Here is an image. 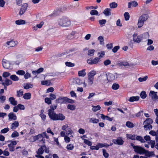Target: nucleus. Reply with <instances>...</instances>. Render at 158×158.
<instances>
[{
	"label": "nucleus",
	"instance_id": "obj_1",
	"mask_svg": "<svg viewBox=\"0 0 158 158\" xmlns=\"http://www.w3.org/2000/svg\"><path fill=\"white\" fill-rule=\"evenodd\" d=\"M58 23L60 26L63 27H68L71 24L70 20L66 17H63L58 19Z\"/></svg>",
	"mask_w": 158,
	"mask_h": 158
},
{
	"label": "nucleus",
	"instance_id": "obj_2",
	"mask_svg": "<svg viewBox=\"0 0 158 158\" xmlns=\"http://www.w3.org/2000/svg\"><path fill=\"white\" fill-rule=\"evenodd\" d=\"M148 35V33H145L143 34L140 35L138 36L137 34L135 33L133 35V41L137 43H139L143 40V38H145Z\"/></svg>",
	"mask_w": 158,
	"mask_h": 158
},
{
	"label": "nucleus",
	"instance_id": "obj_3",
	"mask_svg": "<svg viewBox=\"0 0 158 158\" xmlns=\"http://www.w3.org/2000/svg\"><path fill=\"white\" fill-rule=\"evenodd\" d=\"M148 17V15L147 14H143L139 17L137 23L139 28L141 27L143 25L144 22L147 20Z\"/></svg>",
	"mask_w": 158,
	"mask_h": 158
},
{
	"label": "nucleus",
	"instance_id": "obj_4",
	"mask_svg": "<svg viewBox=\"0 0 158 158\" xmlns=\"http://www.w3.org/2000/svg\"><path fill=\"white\" fill-rule=\"evenodd\" d=\"M51 119L54 120H61L62 121L65 119V116L61 113L56 114L55 113L52 116L49 117Z\"/></svg>",
	"mask_w": 158,
	"mask_h": 158
},
{
	"label": "nucleus",
	"instance_id": "obj_5",
	"mask_svg": "<svg viewBox=\"0 0 158 158\" xmlns=\"http://www.w3.org/2000/svg\"><path fill=\"white\" fill-rule=\"evenodd\" d=\"M131 145L134 149V151L136 153L140 154H144L145 150L143 148L139 146H135L133 143H131Z\"/></svg>",
	"mask_w": 158,
	"mask_h": 158
},
{
	"label": "nucleus",
	"instance_id": "obj_6",
	"mask_svg": "<svg viewBox=\"0 0 158 158\" xmlns=\"http://www.w3.org/2000/svg\"><path fill=\"white\" fill-rule=\"evenodd\" d=\"M98 79L100 82L103 84L106 81L107 74L106 73H103L102 74H101L98 77Z\"/></svg>",
	"mask_w": 158,
	"mask_h": 158
},
{
	"label": "nucleus",
	"instance_id": "obj_7",
	"mask_svg": "<svg viewBox=\"0 0 158 158\" xmlns=\"http://www.w3.org/2000/svg\"><path fill=\"white\" fill-rule=\"evenodd\" d=\"M157 92L152 90H151L150 92L149 96L151 97V99L153 101H156L158 99V96L157 94Z\"/></svg>",
	"mask_w": 158,
	"mask_h": 158
},
{
	"label": "nucleus",
	"instance_id": "obj_8",
	"mask_svg": "<svg viewBox=\"0 0 158 158\" xmlns=\"http://www.w3.org/2000/svg\"><path fill=\"white\" fill-rule=\"evenodd\" d=\"M100 60V58L99 57H96L93 60L90 58L87 60V62L90 64H96L98 63Z\"/></svg>",
	"mask_w": 158,
	"mask_h": 158
},
{
	"label": "nucleus",
	"instance_id": "obj_9",
	"mask_svg": "<svg viewBox=\"0 0 158 158\" xmlns=\"http://www.w3.org/2000/svg\"><path fill=\"white\" fill-rule=\"evenodd\" d=\"M17 142L16 141H11L10 143L8 144L9 151L11 152H14L15 150V146Z\"/></svg>",
	"mask_w": 158,
	"mask_h": 158
},
{
	"label": "nucleus",
	"instance_id": "obj_10",
	"mask_svg": "<svg viewBox=\"0 0 158 158\" xmlns=\"http://www.w3.org/2000/svg\"><path fill=\"white\" fill-rule=\"evenodd\" d=\"M28 5L27 3H25L21 6L20 9L19 14L20 15H23L27 10Z\"/></svg>",
	"mask_w": 158,
	"mask_h": 158
},
{
	"label": "nucleus",
	"instance_id": "obj_11",
	"mask_svg": "<svg viewBox=\"0 0 158 158\" xmlns=\"http://www.w3.org/2000/svg\"><path fill=\"white\" fill-rule=\"evenodd\" d=\"M2 66L5 69H10V64L8 61L5 59H3L2 61Z\"/></svg>",
	"mask_w": 158,
	"mask_h": 158
},
{
	"label": "nucleus",
	"instance_id": "obj_12",
	"mask_svg": "<svg viewBox=\"0 0 158 158\" xmlns=\"http://www.w3.org/2000/svg\"><path fill=\"white\" fill-rule=\"evenodd\" d=\"M112 141L114 144L118 145H123L124 142V141L121 138H119L117 139H113Z\"/></svg>",
	"mask_w": 158,
	"mask_h": 158
},
{
	"label": "nucleus",
	"instance_id": "obj_13",
	"mask_svg": "<svg viewBox=\"0 0 158 158\" xmlns=\"http://www.w3.org/2000/svg\"><path fill=\"white\" fill-rule=\"evenodd\" d=\"M56 105L50 106V109L48 110V114L49 117L50 116H51L55 113L54 112V110L56 108Z\"/></svg>",
	"mask_w": 158,
	"mask_h": 158
},
{
	"label": "nucleus",
	"instance_id": "obj_14",
	"mask_svg": "<svg viewBox=\"0 0 158 158\" xmlns=\"http://www.w3.org/2000/svg\"><path fill=\"white\" fill-rule=\"evenodd\" d=\"M115 79V77L114 75L111 73H108L107 74V80L108 81H111Z\"/></svg>",
	"mask_w": 158,
	"mask_h": 158
},
{
	"label": "nucleus",
	"instance_id": "obj_15",
	"mask_svg": "<svg viewBox=\"0 0 158 158\" xmlns=\"http://www.w3.org/2000/svg\"><path fill=\"white\" fill-rule=\"evenodd\" d=\"M8 119L10 120H15L17 119V117L16 115L12 112H10L8 114Z\"/></svg>",
	"mask_w": 158,
	"mask_h": 158
},
{
	"label": "nucleus",
	"instance_id": "obj_16",
	"mask_svg": "<svg viewBox=\"0 0 158 158\" xmlns=\"http://www.w3.org/2000/svg\"><path fill=\"white\" fill-rule=\"evenodd\" d=\"M1 83H3L5 85L8 86L11 85L12 83V82L11 80L9 79L5 78V80L3 79Z\"/></svg>",
	"mask_w": 158,
	"mask_h": 158
},
{
	"label": "nucleus",
	"instance_id": "obj_17",
	"mask_svg": "<svg viewBox=\"0 0 158 158\" xmlns=\"http://www.w3.org/2000/svg\"><path fill=\"white\" fill-rule=\"evenodd\" d=\"M44 148H46V146L45 145L41 146L40 148L36 152L39 155L42 154L44 151Z\"/></svg>",
	"mask_w": 158,
	"mask_h": 158
},
{
	"label": "nucleus",
	"instance_id": "obj_18",
	"mask_svg": "<svg viewBox=\"0 0 158 158\" xmlns=\"http://www.w3.org/2000/svg\"><path fill=\"white\" fill-rule=\"evenodd\" d=\"M138 5L137 2L135 1H132L128 3V8H131V6L134 7H136Z\"/></svg>",
	"mask_w": 158,
	"mask_h": 158
},
{
	"label": "nucleus",
	"instance_id": "obj_19",
	"mask_svg": "<svg viewBox=\"0 0 158 158\" xmlns=\"http://www.w3.org/2000/svg\"><path fill=\"white\" fill-rule=\"evenodd\" d=\"M9 101L10 104L13 106H16L17 104V101L15 100L13 97H11L9 98Z\"/></svg>",
	"mask_w": 158,
	"mask_h": 158
},
{
	"label": "nucleus",
	"instance_id": "obj_20",
	"mask_svg": "<svg viewBox=\"0 0 158 158\" xmlns=\"http://www.w3.org/2000/svg\"><path fill=\"white\" fill-rule=\"evenodd\" d=\"M17 41H15L11 40L10 41H8L6 42V44L10 46V47H13L15 46L17 44Z\"/></svg>",
	"mask_w": 158,
	"mask_h": 158
},
{
	"label": "nucleus",
	"instance_id": "obj_21",
	"mask_svg": "<svg viewBox=\"0 0 158 158\" xmlns=\"http://www.w3.org/2000/svg\"><path fill=\"white\" fill-rule=\"evenodd\" d=\"M111 9L110 8H106L103 11V13L106 16H109L111 15Z\"/></svg>",
	"mask_w": 158,
	"mask_h": 158
},
{
	"label": "nucleus",
	"instance_id": "obj_22",
	"mask_svg": "<svg viewBox=\"0 0 158 158\" xmlns=\"http://www.w3.org/2000/svg\"><path fill=\"white\" fill-rule=\"evenodd\" d=\"M139 99V96H132L130 98L128 101L130 102H132L134 101H138Z\"/></svg>",
	"mask_w": 158,
	"mask_h": 158
},
{
	"label": "nucleus",
	"instance_id": "obj_23",
	"mask_svg": "<svg viewBox=\"0 0 158 158\" xmlns=\"http://www.w3.org/2000/svg\"><path fill=\"white\" fill-rule=\"evenodd\" d=\"M19 125V123L18 121H15L11 125L10 128L12 129H15L18 127Z\"/></svg>",
	"mask_w": 158,
	"mask_h": 158
},
{
	"label": "nucleus",
	"instance_id": "obj_24",
	"mask_svg": "<svg viewBox=\"0 0 158 158\" xmlns=\"http://www.w3.org/2000/svg\"><path fill=\"white\" fill-rule=\"evenodd\" d=\"M101 118L103 120L106 119L110 121H112L114 118L113 117L110 118L109 116L104 115L103 114H101Z\"/></svg>",
	"mask_w": 158,
	"mask_h": 158
},
{
	"label": "nucleus",
	"instance_id": "obj_25",
	"mask_svg": "<svg viewBox=\"0 0 158 158\" xmlns=\"http://www.w3.org/2000/svg\"><path fill=\"white\" fill-rule=\"evenodd\" d=\"M85 69H84L78 72V75L80 77H84L86 74L85 72Z\"/></svg>",
	"mask_w": 158,
	"mask_h": 158
},
{
	"label": "nucleus",
	"instance_id": "obj_26",
	"mask_svg": "<svg viewBox=\"0 0 158 158\" xmlns=\"http://www.w3.org/2000/svg\"><path fill=\"white\" fill-rule=\"evenodd\" d=\"M146 154V155L149 157L155 155L154 152L153 151L149 152L148 151L146 150L145 151V153Z\"/></svg>",
	"mask_w": 158,
	"mask_h": 158
},
{
	"label": "nucleus",
	"instance_id": "obj_27",
	"mask_svg": "<svg viewBox=\"0 0 158 158\" xmlns=\"http://www.w3.org/2000/svg\"><path fill=\"white\" fill-rule=\"evenodd\" d=\"M15 23L16 24L18 25L24 24H25V21L22 19H19L16 20L15 22Z\"/></svg>",
	"mask_w": 158,
	"mask_h": 158
},
{
	"label": "nucleus",
	"instance_id": "obj_28",
	"mask_svg": "<svg viewBox=\"0 0 158 158\" xmlns=\"http://www.w3.org/2000/svg\"><path fill=\"white\" fill-rule=\"evenodd\" d=\"M65 103L67 102L68 103H73L74 102L73 100L70 99L67 97H64Z\"/></svg>",
	"mask_w": 158,
	"mask_h": 158
},
{
	"label": "nucleus",
	"instance_id": "obj_29",
	"mask_svg": "<svg viewBox=\"0 0 158 158\" xmlns=\"http://www.w3.org/2000/svg\"><path fill=\"white\" fill-rule=\"evenodd\" d=\"M143 125L144 130L146 131L148 130H150L152 128V126L149 124H146Z\"/></svg>",
	"mask_w": 158,
	"mask_h": 158
},
{
	"label": "nucleus",
	"instance_id": "obj_30",
	"mask_svg": "<svg viewBox=\"0 0 158 158\" xmlns=\"http://www.w3.org/2000/svg\"><path fill=\"white\" fill-rule=\"evenodd\" d=\"M152 123V120L150 118H147L146 120L144 121L143 124H148L151 125Z\"/></svg>",
	"mask_w": 158,
	"mask_h": 158
},
{
	"label": "nucleus",
	"instance_id": "obj_31",
	"mask_svg": "<svg viewBox=\"0 0 158 158\" xmlns=\"http://www.w3.org/2000/svg\"><path fill=\"white\" fill-rule=\"evenodd\" d=\"M23 98L25 99H29L31 98V94L29 93H25L23 96Z\"/></svg>",
	"mask_w": 158,
	"mask_h": 158
},
{
	"label": "nucleus",
	"instance_id": "obj_32",
	"mask_svg": "<svg viewBox=\"0 0 158 158\" xmlns=\"http://www.w3.org/2000/svg\"><path fill=\"white\" fill-rule=\"evenodd\" d=\"M136 139L141 143H144L145 142V140L143 137L139 135H137L136 136Z\"/></svg>",
	"mask_w": 158,
	"mask_h": 158
},
{
	"label": "nucleus",
	"instance_id": "obj_33",
	"mask_svg": "<svg viewBox=\"0 0 158 158\" xmlns=\"http://www.w3.org/2000/svg\"><path fill=\"white\" fill-rule=\"evenodd\" d=\"M96 74V72L94 70L92 71L89 73L88 77L94 78V77Z\"/></svg>",
	"mask_w": 158,
	"mask_h": 158
},
{
	"label": "nucleus",
	"instance_id": "obj_34",
	"mask_svg": "<svg viewBox=\"0 0 158 158\" xmlns=\"http://www.w3.org/2000/svg\"><path fill=\"white\" fill-rule=\"evenodd\" d=\"M127 136L128 139L131 140H135L136 139V137L135 135H132L131 134H127Z\"/></svg>",
	"mask_w": 158,
	"mask_h": 158
},
{
	"label": "nucleus",
	"instance_id": "obj_35",
	"mask_svg": "<svg viewBox=\"0 0 158 158\" xmlns=\"http://www.w3.org/2000/svg\"><path fill=\"white\" fill-rule=\"evenodd\" d=\"M38 139H39L40 141H43V143H45V140L44 139V137L43 136V135L41 134H39L37 135Z\"/></svg>",
	"mask_w": 158,
	"mask_h": 158
},
{
	"label": "nucleus",
	"instance_id": "obj_36",
	"mask_svg": "<svg viewBox=\"0 0 158 158\" xmlns=\"http://www.w3.org/2000/svg\"><path fill=\"white\" fill-rule=\"evenodd\" d=\"M10 78L14 81H18L19 80V77L15 75H12L10 77Z\"/></svg>",
	"mask_w": 158,
	"mask_h": 158
},
{
	"label": "nucleus",
	"instance_id": "obj_37",
	"mask_svg": "<svg viewBox=\"0 0 158 158\" xmlns=\"http://www.w3.org/2000/svg\"><path fill=\"white\" fill-rule=\"evenodd\" d=\"M56 103H62L65 102L64 97L62 98L61 97H59L56 100Z\"/></svg>",
	"mask_w": 158,
	"mask_h": 158
},
{
	"label": "nucleus",
	"instance_id": "obj_38",
	"mask_svg": "<svg viewBox=\"0 0 158 158\" xmlns=\"http://www.w3.org/2000/svg\"><path fill=\"white\" fill-rule=\"evenodd\" d=\"M98 22L101 27H102L105 26L106 22V20L103 19L99 20Z\"/></svg>",
	"mask_w": 158,
	"mask_h": 158
},
{
	"label": "nucleus",
	"instance_id": "obj_39",
	"mask_svg": "<svg viewBox=\"0 0 158 158\" xmlns=\"http://www.w3.org/2000/svg\"><path fill=\"white\" fill-rule=\"evenodd\" d=\"M74 82L78 85H81L82 83V81L79 78H76L74 79Z\"/></svg>",
	"mask_w": 158,
	"mask_h": 158
},
{
	"label": "nucleus",
	"instance_id": "obj_40",
	"mask_svg": "<svg viewBox=\"0 0 158 158\" xmlns=\"http://www.w3.org/2000/svg\"><path fill=\"white\" fill-rule=\"evenodd\" d=\"M126 126L130 128H132L134 126V125L133 123L129 121H128L126 122Z\"/></svg>",
	"mask_w": 158,
	"mask_h": 158
},
{
	"label": "nucleus",
	"instance_id": "obj_41",
	"mask_svg": "<svg viewBox=\"0 0 158 158\" xmlns=\"http://www.w3.org/2000/svg\"><path fill=\"white\" fill-rule=\"evenodd\" d=\"M93 108L92 110L94 112H96L97 110H98L100 109L101 107L99 105H97V106H93Z\"/></svg>",
	"mask_w": 158,
	"mask_h": 158
},
{
	"label": "nucleus",
	"instance_id": "obj_42",
	"mask_svg": "<svg viewBox=\"0 0 158 158\" xmlns=\"http://www.w3.org/2000/svg\"><path fill=\"white\" fill-rule=\"evenodd\" d=\"M140 96L142 98L144 99L146 98L147 95L145 91H142L140 94Z\"/></svg>",
	"mask_w": 158,
	"mask_h": 158
},
{
	"label": "nucleus",
	"instance_id": "obj_43",
	"mask_svg": "<svg viewBox=\"0 0 158 158\" xmlns=\"http://www.w3.org/2000/svg\"><path fill=\"white\" fill-rule=\"evenodd\" d=\"M119 85L118 84L114 83L113 84L112 88L114 90H117L119 88Z\"/></svg>",
	"mask_w": 158,
	"mask_h": 158
},
{
	"label": "nucleus",
	"instance_id": "obj_44",
	"mask_svg": "<svg viewBox=\"0 0 158 158\" xmlns=\"http://www.w3.org/2000/svg\"><path fill=\"white\" fill-rule=\"evenodd\" d=\"M117 6V4L115 2H113L110 4V7L111 8H116Z\"/></svg>",
	"mask_w": 158,
	"mask_h": 158
},
{
	"label": "nucleus",
	"instance_id": "obj_45",
	"mask_svg": "<svg viewBox=\"0 0 158 158\" xmlns=\"http://www.w3.org/2000/svg\"><path fill=\"white\" fill-rule=\"evenodd\" d=\"M51 83L50 80L45 81H42L41 84L42 85H49Z\"/></svg>",
	"mask_w": 158,
	"mask_h": 158
},
{
	"label": "nucleus",
	"instance_id": "obj_46",
	"mask_svg": "<svg viewBox=\"0 0 158 158\" xmlns=\"http://www.w3.org/2000/svg\"><path fill=\"white\" fill-rule=\"evenodd\" d=\"M23 86L25 89H28L29 88L32 87V85L28 83H27L25 84H24Z\"/></svg>",
	"mask_w": 158,
	"mask_h": 158
},
{
	"label": "nucleus",
	"instance_id": "obj_47",
	"mask_svg": "<svg viewBox=\"0 0 158 158\" xmlns=\"http://www.w3.org/2000/svg\"><path fill=\"white\" fill-rule=\"evenodd\" d=\"M76 106L74 105L69 104L67 106V108L71 110H73L75 109Z\"/></svg>",
	"mask_w": 158,
	"mask_h": 158
},
{
	"label": "nucleus",
	"instance_id": "obj_48",
	"mask_svg": "<svg viewBox=\"0 0 158 158\" xmlns=\"http://www.w3.org/2000/svg\"><path fill=\"white\" fill-rule=\"evenodd\" d=\"M125 19L126 21L129 20L130 18V15L129 13L127 12H126L124 13V15Z\"/></svg>",
	"mask_w": 158,
	"mask_h": 158
},
{
	"label": "nucleus",
	"instance_id": "obj_49",
	"mask_svg": "<svg viewBox=\"0 0 158 158\" xmlns=\"http://www.w3.org/2000/svg\"><path fill=\"white\" fill-rule=\"evenodd\" d=\"M95 51L94 49L89 50L88 51V55L90 56H92L94 55Z\"/></svg>",
	"mask_w": 158,
	"mask_h": 158
},
{
	"label": "nucleus",
	"instance_id": "obj_50",
	"mask_svg": "<svg viewBox=\"0 0 158 158\" xmlns=\"http://www.w3.org/2000/svg\"><path fill=\"white\" fill-rule=\"evenodd\" d=\"M103 154L104 157L106 158H108L109 156L108 153L106 152V150L104 149H102Z\"/></svg>",
	"mask_w": 158,
	"mask_h": 158
},
{
	"label": "nucleus",
	"instance_id": "obj_51",
	"mask_svg": "<svg viewBox=\"0 0 158 158\" xmlns=\"http://www.w3.org/2000/svg\"><path fill=\"white\" fill-rule=\"evenodd\" d=\"M65 64L66 66L68 67H73L75 65L74 63L69 62H66L65 63Z\"/></svg>",
	"mask_w": 158,
	"mask_h": 158
},
{
	"label": "nucleus",
	"instance_id": "obj_52",
	"mask_svg": "<svg viewBox=\"0 0 158 158\" xmlns=\"http://www.w3.org/2000/svg\"><path fill=\"white\" fill-rule=\"evenodd\" d=\"M90 14L91 15H98V12L96 10H92L90 12Z\"/></svg>",
	"mask_w": 158,
	"mask_h": 158
},
{
	"label": "nucleus",
	"instance_id": "obj_53",
	"mask_svg": "<svg viewBox=\"0 0 158 158\" xmlns=\"http://www.w3.org/2000/svg\"><path fill=\"white\" fill-rule=\"evenodd\" d=\"M17 96L18 97H20L22 96L23 94V92L21 90H20L17 92Z\"/></svg>",
	"mask_w": 158,
	"mask_h": 158
},
{
	"label": "nucleus",
	"instance_id": "obj_54",
	"mask_svg": "<svg viewBox=\"0 0 158 158\" xmlns=\"http://www.w3.org/2000/svg\"><path fill=\"white\" fill-rule=\"evenodd\" d=\"M148 77L147 76H145L143 78L139 77V78L138 80L140 82H143L145 81L148 79Z\"/></svg>",
	"mask_w": 158,
	"mask_h": 158
},
{
	"label": "nucleus",
	"instance_id": "obj_55",
	"mask_svg": "<svg viewBox=\"0 0 158 158\" xmlns=\"http://www.w3.org/2000/svg\"><path fill=\"white\" fill-rule=\"evenodd\" d=\"M19 136V133L16 131H15L12 134L11 136L12 138H14Z\"/></svg>",
	"mask_w": 158,
	"mask_h": 158
},
{
	"label": "nucleus",
	"instance_id": "obj_56",
	"mask_svg": "<svg viewBox=\"0 0 158 158\" xmlns=\"http://www.w3.org/2000/svg\"><path fill=\"white\" fill-rule=\"evenodd\" d=\"M45 103H47L48 105H50L51 103V99L48 98H45Z\"/></svg>",
	"mask_w": 158,
	"mask_h": 158
},
{
	"label": "nucleus",
	"instance_id": "obj_57",
	"mask_svg": "<svg viewBox=\"0 0 158 158\" xmlns=\"http://www.w3.org/2000/svg\"><path fill=\"white\" fill-rule=\"evenodd\" d=\"M88 82L89 84L91 85L93 83L94 78L88 77Z\"/></svg>",
	"mask_w": 158,
	"mask_h": 158
},
{
	"label": "nucleus",
	"instance_id": "obj_58",
	"mask_svg": "<svg viewBox=\"0 0 158 158\" xmlns=\"http://www.w3.org/2000/svg\"><path fill=\"white\" fill-rule=\"evenodd\" d=\"M16 73L17 74L21 75H24L25 74V71L23 70H18Z\"/></svg>",
	"mask_w": 158,
	"mask_h": 158
},
{
	"label": "nucleus",
	"instance_id": "obj_59",
	"mask_svg": "<svg viewBox=\"0 0 158 158\" xmlns=\"http://www.w3.org/2000/svg\"><path fill=\"white\" fill-rule=\"evenodd\" d=\"M90 121L92 122L93 123H97L99 121V120L98 119L96 118H91L90 119Z\"/></svg>",
	"mask_w": 158,
	"mask_h": 158
},
{
	"label": "nucleus",
	"instance_id": "obj_60",
	"mask_svg": "<svg viewBox=\"0 0 158 158\" xmlns=\"http://www.w3.org/2000/svg\"><path fill=\"white\" fill-rule=\"evenodd\" d=\"M150 144L151 145V148H153L154 147H155V140H150Z\"/></svg>",
	"mask_w": 158,
	"mask_h": 158
},
{
	"label": "nucleus",
	"instance_id": "obj_61",
	"mask_svg": "<svg viewBox=\"0 0 158 158\" xmlns=\"http://www.w3.org/2000/svg\"><path fill=\"white\" fill-rule=\"evenodd\" d=\"M9 130V129L7 127L1 130V132L2 133L4 134L6 133Z\"/></svg>",
	"mask_w": 158,
	"mask_h": 158
},
{
	"label": "nucleus",
	"instance_id": "obj_62",
	"mask_svg": "<svg viewBox=\"0 0 158 158\" xmlns=\"http://www.w3.org/2000/svg\"><path fill=\"white\" fill-rule=\"evenodd\" d=\"M73 148V145L72 144H69L67 146V148L68 150H72Z\"/></svg>",
	"mask_w": 158,
	"mask_h": 158
},
{
	"label": "nucleus",
	"instance_id": "obj_63",
	"mask_svg": "<svg viewBox=\"0 0 158 158\" xmlns=\"http://www.w3.org/2000/svg\"><path fill=\"white\" fill-rule=\"evenodd\" d=\"M120 48V47L119 46H116L114 47V48L112 49V51L114 53L116 52Z\"/></svg>",
	"mask_w": 158,
	"mask_h": 158
},
{
	"label": "nucleus",
	"instance_id": "obj_64",
	"mask_svg": "<svg viewBox=\"0 0 158 158\" xmlns=\"http://www.w3.org/2000/svg\"><path fill=\"white\" fill-rule=\"evenodd\" d=\"M10 75V73H9L8 72H4L2 74V76L5 78H6L7 77H8Z\"/></svg>",
	"mask_w": 158,
	"mask_h": 158
}]
</instances>
